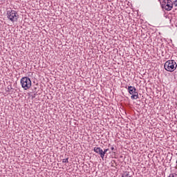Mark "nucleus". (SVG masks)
Segmentation results:
<instances>
[{
  "instance_id": "f257e3e1",
  "label": "nucleus",
  "mask_w": 177,
  "mask_h": 177,
  "mask_svg": "<svg viewBox=\"0 0 177 177\" xmlns=\"http://www.w3.org/2000/svg\"><path fill=\"white\" fill-rule=\"evenodd\" d=\"M164 67L166 71L173 73V71H175V70H176V62H175V60H168L165 63Z\"/></svg>"
},
{
  "instance_id": "f03ea898",
  "label": "nucleus",
  "mask_w": 177,
  "mask_h": 177,
  "mask_svg": "<svg viewBox=\"0 0 177 177\" xmlns=\"http://www.w3.org/2000/svg\"><path fill=\"white\" fill-rule=\"evenodd\" d=\"M7 17L10 21H12V23H15V21H17V19H19V15H17V12L10 9L7 10Z\"/></svg>"
},
{
  "instance_id": "7ed1b4c3",
  "label": "nucleus",
  "mask_w": 177,
  "mask_h": 177,
  "mask_svg": "<svg viewBox=\"0 0 177 177\" xmlns=\"http://www.w3.org/2000/svg\"><path fill=\"white\" fill-rule=\"evenodd\" d=\"M162 9L169 12L174 8V2L171 0H163L161 3Z\"/></svg>"
},
{
  "instance_id": "20e7f679",
  "label": "nucleus",
  "mask_w": 177,
  "mask_h": 177,
  "mask_svg": "<svg viewBox=\"0 0 177 177\" xmlns=\"http://www.w3.org/2000/svg\"><path fill=\"white\" fill-rule=\"evenodd\" d=\"M21 85L25 91L31 88V79L28 77H24L21 79Z\"/></svg>"
},
{
  "instance_id": "39448f33",
  "label": "nucleus",
  "mask_w": 177,
  "mask_h": 177,
  "mask_svg": "<svg viewBox=\"0 0 177 177\" xmlns=\"http://www.w3.org/2000/svg\"><path fill=\"white\" fill-rule=\"evenodd\" d=\"M127 91L130 95H131V99L135 100L139 99V93L135 86H129Z\"/></svg>"
},
{
  "instance_id": "423d86ee",
  "label": "nucleus",
  "mask_w": 177,
  "mask_h": 177,
  "mask_svg": "<svg viewBox=\"0 0 177 177\" xmlns=\"http://www.w3.org/2000/svg\"><path fill=\"white\" fill-rule=\"evenodd\" d=\"M93 151L95 153H97V154H99L102 158V160H104V152L103 149L100 147H95L93 149Z\"/></svg>"
},
{
  "instance_id": "0eeeda50",
  "label": "nucleus",
  "mask_w": 177,
  "mask_h": 177,
  "mask_svg": "<svg viewBox=\"0 0 177 177\" xmlns=\"http://www.w3.org/2000/svg\"><path fill=\"white\" fill-rule=\"evenodd\" d=\"M13 89V87H12V85H8L6 88V92H10Z\"/></svg>"
},
{
  "instance_id": "6e6552de",
  "label": "nucleus",
  "mask_w": 177,
  "mask_h": 177,
  "mask_svg": "<svg viewBox=\"0 0 177 177\" xmlns=\"http://www.w3.org/2000/svg\"><path fill=\"white\" fill-rule=\"evenodd\" d=\"M122 177H132V176L129 175V172L126 171V172H124V174L122 175Z\"/></svg>"
},
{
  "instance_id": "1a4fd4ad",
  "label": "nucleus",
  "mask_w": 177,
  "mask_h": 177,
  "mask_svg": "<svg viewBox=\"0 0 177 177\" xmlns=\"http://www.w3.org/2000/svg\"><path fill=\"white\" fill-rule=\"evenodd\" d=\"M111 150H112L113 153H115L117 151V149L114 147H111Z\"/></svg>"
},
{
  "instance_id": "9d476101",
  "label": "nucleus",
  "mask_w": 177,
  "mask_h": 177,
  "mask_svg": "<svg viewBox=\"0 0 177 177\" xmlns=\"http://www.w3.org/2000/svg\"><path fill=\"white\" fill-rule=\"evenodd\" d=\"M168 177H177V174H169V176Z\"/></svg>"
},
{
  "instance_id": "9b49d317",
  "label": "nucleus",
  "mask_w": 177,
  "mask_h": 177,
  "mask_svg": "<svg viewBox=\"0 0 177 177\" xmlns=\"http://www.w3.org/2000/svg\"><path fill=\"white\" fill-rule=\"evenodd\" d=\"M62 162L66 163V162H68V158H65L62 160Z\"/></svg>"
},
{
  "instance_id": "f8f14e48",
  "label": "nucleus",
  "mask_w": 177,
  "mask_h": 177,
  "mask_svg": "<svg viewBox=\"0 0 177 177\" xmlns=\"http://www.w3.org/2000/svg\"><path fill=\"white\" fill-rule=\"evenodd\" d=\"M103 151H104V156H105L106 153L109 151V149H104Z\"/></svg>"
},
{
  "instance_id": "ddd939ff",
  "label": "nucleus",
  "mask_w": 177,
  "mask_h": 177,
  "mask_svg": "<svg viewBox=\"0 0 177 177\" xmlns=\"http://www.w3.org/2000/svg\"><path fill=\"white\" fill-rule=\"evenodd\" d=\"M173 5H174V6L177 8V0H175V1L173 2Z\"/></svg>"
},
{
  "instance_id": "4468645a",
  "label": "nucleus",
  "mask_w": 177,
  "mask_h": 177,
  "mask_svg": "<svg viewBox=\"0 0 177 177\" xmlns=\"http://www.w3.org/2000/svg\"><path fill=\"white\" fill-rule=\"evenodd\" d=\"M159 1V2H161V0H158Z\"/></svg>"
}]
</instances>
